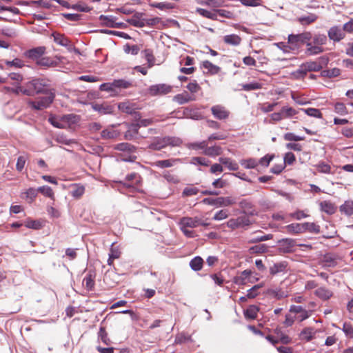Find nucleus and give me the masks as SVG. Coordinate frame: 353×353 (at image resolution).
I'll return each mask as SVG.
<instances>
[{
	"label": "nucleus",
	"instance_id": "1a4fd4ad",
	"mask_svg": "<svg viewBox=\"0 0 353 353\" xmlns=\"http://www.w3.org/2000/svg\"><path fill=\"white\" fill-rule=\"evenodd\" d=\"M172 86L167 84H157L151 85L148 88V93L152 96L166 94L170 92Z\"/></svg>",
	"mask_w": 353,
	"mask_h": 353
},
{
	"label": "nucleus",
	"instance_id": "f3484780",
	"mask_svg": "<svg viewBox=\"0 0 353 353\" xmlns=\"http://www.w3.org/2000/svg\"><path fill=\"white\" fill-rule=\"evenodd\" d=\"M250 270H245L241 274L234 278L233 282L238 285H243L247 283V279L252 274Z\"/></svg>",
	"mask_w": 353,
	"mask_h": 353
},
{
	"label": "nucleus",
	"instance_id": "09e8293b",
	"mask_svg": "<svg viewBox=\"0 0 353 353\" xmlns=\"http://www.w3.org/2000/svg\"><path fill=\"white\" fill-rule=\"evenodd\" d=\"M286 268V265L284 263H275L270 268V272L272 275L284 272Z\"/></svg>",
	"mask_w": 353,
	"mask_h": 353
},
{
	"label": "nucleus",
	"instance_id": "c85d7f7f",
	"mask_svg": "<svg viewBox=\"0 0 353 353\" xmlns=\"http://www.w3.org/2000/svg\"><path fill=\"white\" fill-rule=\"evenodd\" d=\"M219 161L225 165L230 170L236 171L239 168V165L236 162L232 161L231 159L228 157H220Z\"/></svg>",
	"mask_w": 353,
	"mask_h": 353
},
{
	"label": "nucleus",
	"instance_id": "4d7b16f0",
	"mask_svg": "<svg viewBox=\"0 0 353 353\" xmlns=\"http://www.w3.org/2000/svg\"><path fill=\"white\" fill-rule=\"evenodd\" d=\"M340 74H341V70H340V69H339L337 68H334L330 69V70H323L321 72L322 76L325 77H329V78L336 77L339 76Z\"/></svg>",
	"mask_w": 353,
	"mask_h": 353
},
{
	"label": "nucleus",
	"instance_id": "13d9d810",
	"mask_svg": "<svg viewBox=\"0 0 353 353\" xmlns=\"http://www.w3.org/2000/svg\"><path fill=\"white\" fill-rule=\"evenodd\" d=\"M317 170L321 173L330 174L331 173V167L330 165L325 163L323 161L319 162L318 164L314 165Z\"/></svg>",
	"mask_w": 353,
	"mask_h": 353
},
{
	"label": "nucleus",
	"instance_id": "aec40b11",
	"mask_svg": "<svg viewBox=\"0 0 353 353\" xmlns=\"http://www.w3.org/2000/svg\"><path fill=\"white\" fill-rule=\"evenodd\" d=\"M222 152L223 150L219 145H213L210 147L207 145L205 150H204L202 153L208 157H215L221 155Z\"/></svg>",
	"mask_w": 353,
	"mask_h": 353
},
{
	"label": "nucleus",
	"instance_id": "e433bc0d",
	"mask_svg": "<svg viewBox=\"0 0 353 353\" xmlns=\"http://www.w3.org/2000/svg\"><path fill=\"white\" fill-rule=\"evenodd\" d=\"M315 334L316 331L314 330V328L305 327L301 331L300 336L302 339H304L307 341H310L314 338Z\"/></svg>",
	"mask_w": 353,
	"mask_h": 353
},
{
	"label": "nucleus",
	"instance_id": "f03ea898",
	"mask_svg": "<svg viewBox=\"0 0 353 353\" xmlns=\"http://www.w3.org/2000/svg\"><path fill=\"white\" fill-rule=\"evenodd\" d=\"M46 96L39 97L35 101H30L28 105L34 110H42L48 108L54 101L55 91H48Z\"/></svg>",
	"mask_w": 353,
	"mask_h": 353
},
{
	"label": "nucleus",
	"instance_id": "ea45409f",
	"mask_svg": "<svg viewBox=\"0 0 353 353\" xmlns=\"http://www.w3.org/2000/svg\"><path fill=\"white\" fill-rule=\"evenodd\" d=\"M322 65L320 63L317 61H310L305 63H303V70L305 71L310 72V71H319L322 69Z\"/></svg>",
	"mask_w": 353,
	"mask_h": 353
},
{
	"label": "nucleus",
	"instance_id": "473e14b6",
	"mask_svg": "<svg viewBox=\"0 0 353 353\" xmlns=\"http://www.w3.org/2000/svg\"><path fill=\"white\" fill-rule=\"evenodd\" d=\"M93 109L97 112H99L101 114H110L113 112V108L112 106L103 103V104H99L96 103L93 106Z\"/></svg>",
	"mask_w": 353,
	"mask_h": 353
},
{
	"label": "nucleus",
	"instance_id": "a18cd8bd",
	"mask_svg": "<svg viewBox=\"0 0 353 353\" xmlns=\"http://www.w3.org/2000/svg\"><path fill=\"white\" fill-rule=\"evenodd\" d=\"M119 133L113 128H107L101 132V137L105 139H114L119 136Z\"/></svg>",
	"mask_w": 353,
	"mask_h": 353
},
{
	"label": "nucleus",
	"instance_id": "864d4df0",
	"mask_svg": "<svg viewBox=\"0 0 353 353\" xmlns=\"http://www.w3.org/2000/svg\"><path fill=\"white\" fill-rule=\"evenodd\" d=\"M268 246L265 244H259L251 247L249 249V252L251 254H263L268 251Z\"/></svg>",
	"mask_w": 353,
	"mask_h": 353
},
{
	"label": "nucleus",
	"instance_id": "0eeeda50",
	"mask_svg": "<svg viewBox=\"0 0 353 353\" xmlns=\"http://www.w3.org/2000/svg\"><path fill=\"white\" fill-rule=\"evenodd\" d=\"M252 223L249 216L247 215L239 216L236 219H230L227 222L228 228L235 230L238 228L246 229L249 225Z\"/></svg>",
	"mask_w": 353,
	"mask_h": 353
},
{
	"label": "nucleus",
	"instance_id": "052dcab7",
	"mask_svg": "<svg viewBox=\"0 0 353 353\" xmlns=\"http://www.w3.org/2000/svg\"><path fill=\"white\" fill-rule=\"evenodd\" d=\"M38 191L39 192H41L42 194H43L44 196L49 197L52 199H54V192H53L52 189L49 186L43 185V186L39 187L38 188Z\"/></svg>",
	"mask_w": 353,
	"mask_h": 353
},
{
	"label": "nucleus",
	"instance_id": "72a5a7b5",
	"mask_svg": "<svg viewBox=\"0 0 353 353\" xmlns=\"http://www.w3.org/2000/svg\"><path fill=\"white\" fill-rule=\"evenodd\" d=\"M315 294L323 300H327L332 296V292L328 289L321 287L316 290Z\"/></svg>",
	"mask_w": 353,
	"mask_h": 353
},
{
	"label": "nucleus",
	"instance_id": "f704fd0d",
	"mask_svg": "<svg viewBox=\"0 0 353 353\" xmlns=\"http://www.w3.org/2000/svg\"><path fill=\"white\" fill-rule=\"evenodd\" d=\"M341 212L345 214L347 216H351L353 214V201L348 200L340 206Z\"/></svg>",
	"mask_w": 353,
	"mask_h": 353
},
{
	"label": "nucleus",
	"instance_id": "3c124183",
	"mask_svg": "<svg viewBox=\"0 0 353 353\" xmlns=\"http://www.w3.org/2000/svg\"><path fill=\"white\" fill-rule=\"evenodd\" d=\"M241 86L242 90L245 91L256 90L262 88V84L256 81L242 84Z\"/></svg>",
	"mask_w": 353,
	"mask_h": 353
},
{
	"label": "nucleus",
	"instance_id": "2eb2a0df",
	"mask_svg": "<svg viewBox=\"0 0 353 353\" xmlns=\"http://www.w3.org/2000/svg\"><path fill=\"white\" fill-rule=\"evenodd\" d=\"M127 131L125 132L124 137L127 140H132L137 138L139 134V125L136 123H127Z\"/></svg>",
	"mask_w": 353,
	"mask_h": 353
},
{
	"label": "nucleus",
	"instance_id": "6e6d98bb",
	"mask_svg": "<svg viewBox=\"0 0 353 353\" xmlns=\"http://www.w3.org/2000/svg\"><path fill=\"white\" fill-rule=\"evenodd\" d=\"M268 293L277 299H281L288 296L287 292L283 291L281 289H270L268 290Z\"/></svg>",
	"mask_w": 353,
	"mask_h": 353
},
{
	"label": "nucleus",
	"instance_id": "bb28decb",
	"mask_svg": "<svg viewBox=\"0 0 353 353\" xmlns=\"http://www.w3.org/2000/svg\"><path fill=\"white\" fill-rule=\"evenodd\" d=\"M321 210L327 214H333L335 213L336 208L334 203L328 201H324L320 203Z\"/></svg>",
	"mask_w": 353,
	"mask_h": 353
},
{
	"label": "nucleus",
	"instance_id": "bf43d9fd",
	"mask_svg": "<svg viewBox=\"0 0 353 353\" xmlns=\"http://www.w3.org/2000/svg\"><path fill=\"white\" fill-rule=\"evenodd\" d=\"M165 145L179 146L182 143L181 139L174 137H165Z\"/></svg>",
	"mask_w": 353,
	"mask_h": 353
},
{
	"label": "nucleus",
	"instance_id": "cd10ccee",
	"mask_svg": "<svg viewBox=\"0 0 353 353\" xmlns=\"http://www.w3.org/2000/svg\"><path fill=\"white\" fill-rule=\"evenodd\" d=\"M302 233L305 232H310L314 234H319L320 232V226L314 223L305 222L301 223Z\"/></svg>",
	"mask_w": 353,
	"mask_h": 353
},
{
	"label": "nucleus",
	"instance_id": "dca6fc26",
	"mask_svg": "<svg viewBox=\"0 0 353 353\" xmlns=\"http://www.w3.org/2000/svg\"><path fill=\"white\" fill-rule=\"evenodd\" d=\"M180 224L183 228H196L200 224V219L197 217H183L180 221Z\"/></svg>",
	"mask_w": 353,
	"mask_h": 353
},
{
	"label": "nucleus",
	"instance_id": "c9c22d12",
	"mask_svg": "<svg viewBox=\"0 0 353 353\" xmlns=\"http://www.w3.org/2000/svg\"><path fill=\"white\" fill-rule=\"evenodd\" d=\"M318 17L315 14L310 13L307 16H302L297 19V21L303 26L309 25L314 22Z\"/></svg>",
	"mask_w": 353,
	"mask_h": 353
},
{
	"label": "nucleus",
	"instance_id": "69168bd1",
	"mask_svg": "<svg viewBox=\"0 0 353 353\" xmlns=\"http://www.w3.org/2000/svg\"><path fill=\"white\" fill-rule=\"evenodd\" d=\"M335 112L341 115H345L348 113L345 105L343 103L337 102L334 105Z\"/></svg>",
	"mask_w": 353,
	"mask_h": 353
},
{
	"label": "nucleus",
	"instance_id": "b1692460",
	"mask_svg": "<svg viewBox=\"0 0 353 353\" xmlns=\"http://www.w3.org/2000/svg\"><path fill=\"white\" fill-rule=\"evenodd\" d=\"M279 244L281 246V248L285 252H290L292 251V248L295 246L296 243L295 240L292 239H283L281 241H279Z\"/></svg>",
	"mask_w": 353,
	"mask_h": 353
},
{
	"label": "nucleus",
	"instance_id": "603ef678",
	"mask_svg": "<svg viewBox=\"0 0 353 353\" xmlns=\"http://www.w3.org/2000/svg\"><path fill=\"white\" fill-rule=\"evenodd\" d=\"M301 110L304 112L307 115H308L310 117L319 118V119L322 118V117H323L321 111L316 108H306V109L301 108Z\"/></svg>",
	"mask_w": 353,
	"mask_h": 353
},
{
	"label": "nucleus",
	"instance_id": "4be33fe9",
	"mask_svg": "<svg viewBox=\"0 0 353 353\" xmlns=\"http://www.w3.org/2000/svg\"><path fill=\"white\" fill-rule=\"evenodd\" d=\"M195 98L190 95L187 92L178 94L174 97V101L179 104L182 105L192 101H194Z\"/></svg>",
	"mask_w": 353,
	"mask_h": 353
},
{
	"label": "nucleus",
	"instance_id": "5fc2aeb1",
	"mask_svg": "<svg viewBox=\"0 0 353 353\" xmlns=\"http://www.w3.org/2000/svg\"><path fill=\"white\" fill-rule=\"evenodd\" d=\"M196 12L200 15H201V16H203L204 17H206L208 19H212V20H216L217 19L216 11L215 12H211V11L203 9V8H198L196 10Z\"/></svg>",
	"mask_w": 353,
	"mask_h": 353
},
{
	"label": "nucleus",
	"instance_id": "2f4dec72",
	"mask_svg": "<svg viewBox=\"0 0 353 353\" xmlns=\"http://www.w3.org/2000/svg\"><path fill=\"white\" fill-rule=\"evenodd\" d=\"M301 223H292L285 226L284 229L287 233L297 234L302 233Z\"/></svg>",
	"mask_w": 353,
	"mask_h": 353
},
{
	"label": "nucleus",
	"instance_id": "7c9ffc66",
	"mask_svg": "<svg viewBox=\"0 0 353 353\" xmlns=\"http://www.w3.org/2000/svg\"><path fill=\"white\" fill-rule=\"evenodd\" d=\"M223 41L228 45L239 46L241 43V39L237 34H232L225 35L223 37Z\"/></svg>",
	"mask_w": 353,
	"mask_h": 353
},
{
	"label": "nucleus",
	"instance_id": "a211bd4d",
	"mask_svg": "<svg viewBox=\"0 0 353 353\" xmlns=\"http://www.w3.org/2000/svg\"><path fill=\"white\" fill-rule=\"evenodd\" d=\"M305 53L307 55H316L324 52V48L322 46L313 44L311 41H308L306 44Z\"/></svg>",
	"mask_w": 353,
	"mask_h": 353
},
{
	"label": "nucleus",
	"instance_id": "a19ab883",
	"mask_svg": "<svg viewBox=\"0 0 353 353\" xmlns=\"http://www.w3.org/2000/svg\"><path fill=\"white\" fill-rule=\"evenodd\" d=\"M143 57L147 60L148 67L152 68L154 65L155 57L153 54V51L151 49H145L142 51Z\"/></svg>",
	"mask_w": 353,
	"mask_h": 353
},
{
	"label": "nucleus",
	"instance_id": "a878e982",
	"mask_svg": "<svg viewBox=\"0 0 353 353\" xmlns=\"http://www.w3.org/2000/svg\"><path fill=\"white\" fill-rule=\"evenodd\" d=\"M13 0H0V12L3 11H9L14 14H20V10L16 7L8 6V4Z\"/></svg>",
	"mask_w": 353,
	"mask_h": 353
},
{
	"label": "nucleus",
	"instance_id": "4c0bfd02",
	"mask_svg": "<svg viewBox=\"0 0 353 353\" xmlns=\"http://www.w3.org/2000/svg\"><path fill=\"white\" fill-rule=\"evenodd\" d=\"M203 260L201 256H195L190 261V266L194 271H199L202 269Z\"/></svg>",
	"mask_w": 353,
	"mask_h": 353
},
{
	"label": "nucleus",
	"instance_id": "393cba45",
	"mask_svg": "<svg viewBox=\"0 0 353 353\" xmlns=\"http://www.w3.org/2000/svg\"><path fill=\"white\" fill-rule=\"evenodd\" d=\"M61 119L64 124V128H70L71 125L75 124L79 121V117L73 114L63 115Z\"/></svg>",
	"mask_w": 353,
	"mask_h": 353
},
{
	"label": "nucleus",
	"instance_id": "7ed1b4c3",
	"mask_svg": "<svg viewBox=\"0 0 353 353\" xmlns=\"http://www.w3.org/2000/svg\"><path fill=\"white\" fill-rule=\"evenodd\" d=\"M298 114V111L290 106H283L277 112L272 113L270 115L271 123H277L283 119L292 118Z\"/></svg>",
	"mask_w": 353,
	"mask_h": 353
},
{
	"label": "nucleus",
	"instance_id": "8fccbe9b",
	"mask_svg": "<svg viewBox=\"0 0 353 353\" xmlns=\"http://www.w3.org/2000/svg\"><path fill=\"white\" fill-rule=\"evenodd\" d=\"M85 192V187L82 185L76 184L73 185L71 194L73 197L80 198Z\"/></svg>",
	"mask_w": 353,
	"mask_h": 353
},
{
	"label": "nucleus",
	"instance_id": "ddd939ff",
	"mask_svg": "<svg viewBox=\"0 0 353 353\" xmlns=\"http://www.w3.org/2000/svg\"><path fill=\"white\" fill-rule=\"evenodd\" d=\"M201 68L205 70L204 72L205 74H210V75L217 74L221 70V68L219 66L213 64L212 63H211L210 61H209L208 60L203 61L202 62Z\"/></svg>",
	"mask_w": 353,
	"mask_h": 353
},
{
	"label": "nucleus",
	"instance_id": "680f3d73",
	"mask_svg": "<svg viewBox=\"0 0 353 353\" xmlns=\"http://www.w3.org/2000/svg\"><path fill=\"white\" fill-rule=\"evenodd\" d=\"M258 162L254 159H249L246 160H242L241 164L246 169L255 168L258 165Z\"/></svg>",
	"mask_w": 353,
	"mask_h": 353
},
{
	"label": "nucleus",
	"instance_id": "49530a36",
	"mask_svg": "<svg viewBox=\"0 0 353 353\" xmlns=\"http://www.w3.org/2000/svg\"><path fill=\"white\" fill-rule=\"evenodd\" d=\"M112 85L114 88L126 89L132 87V83L125 79H117L112 82Z\"/></svg>",
	"mask_w": 353,
	"mask_h": 353
},
{
	"label": "nucleus",
	"instance_id": "4468645a",
	"mask_svg": "<svg viewBox=\"0 0 353 353\" xmlns=\"http://www.w3.org/2000/svg\"><path fill=\"white\" fill-rule=\"evenodd\" d=\"M52 37L54 39V41L57 44L66 47L68 50H70L72 48V44L70 40L67 38L64 34L53 32L52 34Z\"/></svg>",
	"mask_w": 353,
	"mask_h": 353
},
{
	"label": "nucleus",
	"instance_id": "c756f323",
	"mask_svg": "<svg viewBox=\"0 0 353 353\" xmlns=\"http://www.w3.org/2000/svg\"><path fill=\"white\" fill-rule=\"evenodd\" d=\"M311 40H312L311 43H312L313 44L322 46L327 43V38L325 34L318 33L314 35L312 34Z\"/></svg>",
	"mask_w": 353,
	"mask_h": 353
},
{
	"label": "nucleus",
	"instance_id": "de8ad7c7",
	"mask_svg": "<svg viewBox=\"0 0 353 353\" xmlns=\"http://www.w3.org/2000/svg\"><path fill=\"white\" fill-rule=\"evenodd\" d=\"M150 6L152 7L158 8L159 10H170L173 9L175 7V5L172 3H168V2H154L150 3Z\"/></svg>",
	"mask_w": 353,
	"mask_h": 353
},
{
	"label": "nucleus",
	"instance_id": "423d86ee",
	"mask_svg": "<svg viewBox=\"0 0 353 353\" xmlns=\"http://www.w3.org/2000/svg\"><path fill=\"white\" fill-rule=\"evenodd\" d=\"M312 39V33L310 32H304L298 34H290L288 36V43L294 48H297L300 45L305 43Z\"/></svg>",
	"mask_w": 353,
	"mask_h": 353
},
{
	"label": "nucleus",
	"instance_id": "e2e57ef3",
	"mask_svg": "<svg viewBox=\"0 0 353 353\" xmlns=\"http://www.w3.org/2000/svg\"><path fill=\"white\" fill-rule=\"evenodd\" d=\"M208 145V141H203L201 142H196V143H189L188 147L190 149L192 150H205L206 146Z\"/></svg>",
	"mask_w": 353,
	"mask_h": 353
},
{
	"label": "nucleus",
	"instance_id": "9b49d317",
	"mask_svg": "<svg viewBox=\"0 0 353 353\" xmlns=\"http://www.w3.org/2000/svg\"><path fill=\"white\" fill-rule=\"evenodd\" d=\"M211 112L213 116L219 120L226 119L230 115V111L221 105H213Z\"/></svg>",
	"mask_w": 353,
	"mask_h": 353
},
{
	"label": "nucleus",
	"instance_id": "58836bf2",
	"mask_svg": "<svg viewBox=\"0 0 353 353\" xmlns=\"http://www.w3.org/2000/svg\"><path fill=\"white\" fill-rule=\"evenodd\" d=\"M259 307L256 305H250L245 311V317L248 319H255L257 316Z\"/></svg>",
	"mask_w": 353,
	"mask_h": 353
},
{
	"label": "nucleus",
	"instance_id": "37998d69",
	"mask_svg": "<svg viewBox=\"0 0 353 353\" xmlns=\"http://www.w3.org/2000/svg\"><path fill=\"white\" fill-rule=\"evenodd\" d=\"M190 163L194 165L208 167L210 165V161L205 157H195L191 159Z\"/></svg>",
	"mask_w": 353,
	"mask_h": 353
},
{
	"label": "nucleus",
	"instance_id": "774afa93",
	"mask_svg": "<svg viewBox=\"0 0 353 353\" xmlns=\"http://www.w3.org/2000/svg\"><path fill=\"white\" fill-rule=\"evenodd\" d=\"M342 330L347 337L353 339V325L350 323L345 322Z\"/></svg>",
	"mask_w": 353,
	"mask_h": 353
},
{
	"label": "nucleus",
	"instance_id": "20e7f679",
	"mask_svg": "<svg viewBox=\"0 0 353 353\" xmlns=\"http://www.w3.org/2000/svg\"><path fill=\"white\" fill-rule=\"evenodd\" d=\"M202 202L205 204L216 207H228L235 204L236 200L232 196H220L217 198H205Z\"/></svg>",
	"mask_w": 353,
	"mask_h": 353
},
{
	"label": "nucleus",
	"instance_id": "0e129e2a",
	"mask_svg": "<svg viewBox=\"0 0 353 353\" xmlns=\"http://www.w3.org/2000/svg\"><path fill=\"white\" fill-rule=\"evenodd\" d=\"M273 237V235L271 234H265V235H257L254 236L252 238L250 239V243H257L261 241H265L270 239H272Z\"/></svg>",
	"mask_w": 353,
	"mask_h": 353
},
{
	"label": "nucleus",
	"instance_id": "6e6552de",
	"mask_svg": "<svg viewBox=\"0 0 353 353\" xmlns=\"http://www.w3.org/2000/svg\"><path fill=\"white\" fill-rule=\"evenodd\" d=\"M327 36L331 41L339 42L345 37L346 31L343 26L342 28L339 26H334L328 30Z\"/></svg>",
	"mask_w": 353,
	"mask_h": 353
},
{
	"label": "nucleus",
	"instance_id": "6ab92c4d",
	"mask_svg": "<svg viewBox=\"0 0 353 353\" xmlns=\"http://www.w3.org/2000/svg\"><path fill=\"white\" fill-rule=\"evenodd\" d=\"M125 179L129 183H123L124 185L128 188H134V185H137L141 181V176L137 173H131L126 176Z\"/></svg>",
	"mask_w": 353,
	"mask_h": 353
},
{
	"label": "nucleus",
	"instance_id": "f257e3e1",
	"mask_svg": "<svg viewBox=\"0 0 353 353\" xmlns=\"http://www.w3.org/2000/svg\"><path fill=\"white\" fill-rule=\"evenodd\" d=\"M48 91H55L50 88L49 81L44 79H35L26 84L23 94L33 96L36 94H46Z\"/></svg>",
	"mask_w": 353,
	"mask_h": 353
},
{
	"label": "nucleus",
	"instance_id": "338daca9",
	"mask_svg": "<svg viewBox=\"0 0 353 353\" xmlns=\"http://www.w3.org/2000/svg\"><path fill=\"white\" fill-rule=\"evenodd\" d=\"M83 284L88 290H92L94 285V280L92 274H89L83 279Z\"/></svg>",
	"mask_w": 353,
	"mask_h": 353
},
{
	"label": "nucleus",
	"instance_id": "5701e85b",
	"mask_svg": "<svg viewBox=\"0 0 353 353\" xmlns=\"http://www.w3.org/2000/svg\"><path fill=\"white\" fill-rule=\"evenodd\" d=\"M178 161H179L178 159L159 160L153 163L152 165L159 168H166L172 167Z\"/></svg>",
	"mask_w": 353,
	"mask_h": 353
},
{
	"label": "nucleus",
	"instance_id": "39448f33",
	"mask_svg": "<svg viewBox=\"0 0 353 353\" xmlns=\"http://www.w3.org/2000/svg\"><path fill=\"white\" fill-rule=\"evenodd\" d=\"M114 149L118 151L123 152L128 156L125 159V161H134L137 159L135 155L137 148L129 143H121L114 145Z\"/></svg>",
	"mask_w": 353,
	"mask_h": 353
},
{
	"label": "nucleus",
	"instance_id": "412c9836",
	"mask_svg": "<svg viewBox=\"0 0 353 353\" xmlns=\"http://www.w3.org/2000/svg\"><path fill=\"white\" fill-rule=\"evenodd\" d=\"M165 147V137H156L148 145V148L153 150H161Z\"/></svg>",
	"mask_w": 353,
	"mask_h": 353
},
{
	"label": "nucleus",
	"instance_id": "f8f14e48",
	"mask_svg": "<svg viewBox=\"0 0 353 353\" xmlns=\"http://www.w3.org/2000/svg\"><path fill=\"white\" fill-rule=\"evenodd\" d=\"M46 48L44 46H39L28 50L25 52V56L29 59L37 61L39 59L41 56L45 53Z\"/></svg>",
	"mask_w": 353,
	"mask_h": 353
},
{
	"label": "nucleus",
	"instance_id": "c03bdc74",
	"mask_svg": "<svg viewBox=\"0 0 353 353\" xmlns=\"http://www.w3.org/2000/svg\"><path fill=\"white\" fill-rule=\"evenodd\" d=\"M48 121L55 128L64 129V124L62 121L61 117L51 114L48 118Z\"/></svg>",
	"mask_w": 353,
	"mask_h": 353
},
{
	"label": "nucleus",
	"instance_id": "9d476101",
	"mask_svg": "<svg viewBox=\"0 0 353 353\" xmlns=\"http://www.w3.org/2000/svg\"><path fill=\"white\" fill-rule=\"evenodd\" d=\"M118 108L121 112L134 115V118H137V116H138L139 119H140V114L137 111L135 104L130 101H125L119 103Z\"/></svg>",
	"mask_w": 353,
	"mask_h": 353
},
{
	"label": "nucleus",
	"instance_id": "79ce46f5",
	"mask_svg": "<svg viewBox=\"0 0 353 353\" xmlns=\"http://www.w3.org/2000/svg\"><path fill=\"white\" fill-rule=\"evenodd\" d=\"M37 64L44 67H54L57 65V61L50 57H41L37 61Z\"/></svg>",
	"mask_w": 353,
	"mask_h": 353
}]
</instances>
